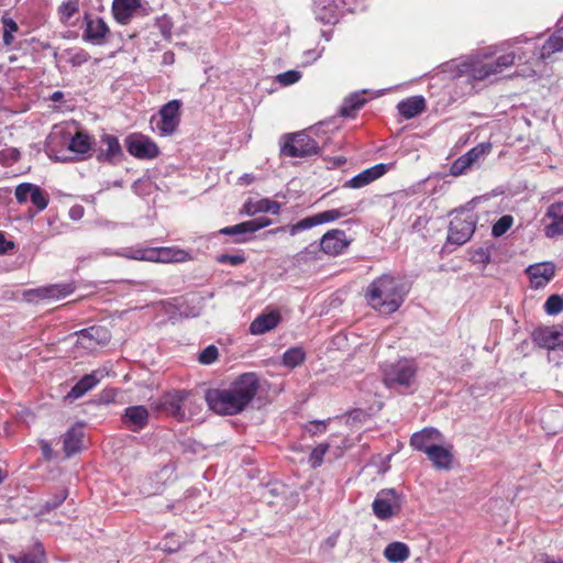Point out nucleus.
I'll return each mask as SVG.
<instances>
[{"instance_id":"nucleus-1","label":"nucleus","mask_w":563,"mask_h":563,"mask_svg":"<svg viewBox=\"0 0 563 563\" xmlns=\"http://www.w3.org/2000/svg\"><path fill=\"white\" fill-rule=\"evenodd\" d=\"M257 390V376L254 373H245L227 389H209L205 398L214 412L236 415L251 402Z\"/></svg>"},{"instance_id":"nucleus-2","label":"nucleus","mask_w":563,"mask_h":563,"mask_svg":"<svg viewBox=\"0 0 563 563\" xmlns=\"http://www.w3.org/2000/svg\"><path fill=\"white\" fill-rule=\"evenodd\" d=\"M365 297L374 310L383 314H390L402 305L406 290L397 278L385 274L368 285Z\"/></svg>"},{"instance_id":"nucleus-3","label":"nucleus","mask_w":563,"mask_h":563,"mask_svg":"<svg viewBox=\"0 0 563 563\" xmlns=\"http://www.w3.org/2000/svg\"><path fill=\"white\" fill-rule=\"evenodd\" d=\"M154 408L178 422L189 421L202 410L200 398L187 389H174L163 394Z\"/></svg>"},{"instance_id":"nucleus-4","label":"nucleus","mask_w":563,"mask_h":563,"mask_svg":"<svg viewBox=\"0 0 563 563\" xmlns=\"http://www.w3.org/2000/svg\"><path fill=\"white\" fill-rule=\"evenodd\" d=\"M476 225V217L468 210L455 211L448 232V241L452 244L462 245L473 235Z\"/></svg>"},{"instance_id":"nucleus-5","label":"nucleus","mask_w":563,"mask_h":563,"mask_svg":"<svg viewBox=\"0 0 563 563\" xmlns=\"http://www.w3.org/2000/svg\"><path fill=\"white\" fill-rule=\"evenodd\" d=\"M317 142L306 132L286 134L283 136L280 155L288 157H306L318 153Z\"/></svg>"},{"instance_id":"nucleus-6","label":"nucleus","mask_w":563,"mask_h":563,"mask_svg":"<svg viewBox=\"0 0 563 563\" xmlns=\"http://www.w3.org/2000/svg\"><path fill=\"white\" fill-rule=\"evenodd\" d=\"M417 365L412 360H399L384 369V384L387 387H409L416 378Z\"/></svg>"},{"instance_id":"nucleus-7","label":"nucleus","mask_w":563,"mask_h":563,"mask_svg":"<svg viewBox=\"0 0 563 563\" xmlns=\"http://www.w3.org/2000/svg\"><path fill=\"white\" fill-rule=\"evenodd\" d=\"M180 108L181 101L178 99L165 103L158 112V118L151 121L152 124L155 123L153 130L161 136L174 134L180 123Z\"/></svg>"},{"instance_id":"nucleus-8","label":"nucleus","mask_w":563,"mask_h":563,"mask_svg":"<svg viewBox=\"0 0 563 563\" xmlns=\"http://www.w3.org/2000/svg\"><path fill=\"white\" fill-rule=\"evenodd\" d=\"M515 59V53H508L499 56L495 62L492 63L474 60L467 66V73L475 80H485L492 76L500 74L505 68L514 65Z\"/></svg>"},{"instance_id":"nucleus-9","label":"nucleus","mask_w":563,"mask_h":563,"mask_svg":"<svg viewBox=\"0 0 563 563\" xmlns=\"http://www.w3.org/2000/svg\"><path fill=\"white\" fill-rule=\"evenodd\" d=\"M401 504V497L395 489H383L374 499L372 508L379 520H388L399 514Z\"/></svg>"},{"instance_id":"nucleus-10","label":"nucleus","mask_w":563,"mask_h":563,"mask_svg":"<svg viewBox=\"0 0 563 563\" xmlns=\"http://www.w3.org/2000/svg\"><path fill=\"white\" fill-rule=\"evenodd\" d=\"M490 151V143H481L474 146L467 153L460 156L452 163L450 167V174L452 176H460L465 174L468 169L476 166L481 159L488 155Z\"/></svg>"},{"instance_id":"nucleus-11","label":"nucleus","mask_w":563,"mask_h":563,"mask_svg":"<svg viewBox=\"0 0 563 563\" xmlns=\"http://www.w3.org/2000/svg\"><path fill=\"white\" fill-rule=\"evenodd\" d=\"M350 211L346 208L327 210L307 218L301 219L295 224L288 227L290 235H296L300 231L311 229L316 225L333 222L344 216H347Z\"/></svg>"},{"instance_id":"nucleus-12","label":"nucleus","mask_w":563,"mask_h":563,"mask_svg":"<svg viewBox=\"0 0 563 563\" xmlns=\"http://www.w3.org/2000/svg\"><path fill=\"white\" fill-rule=\"evenodd\" d=\"M532 340L540 347L563 351V325L538 328L532 333Z\"/></svg>"},{"instance_id":"nucleus-13","label":"nucleus","mask_w":563,"mask_h":563,"mask_svg":"<svg viewBox=\"0 0 563 563\" xmlns=\"http://www.w3.org/2000/svg\"><path fill=\"white\" fill-rule=\"evenodd\" d=\"M126 150L132 156L141 159L155 158L159 153L156 143L142 134L129 136L126 140Z\"/></svg>"},{"instance_id":"nucleus-14","label":"nucleus","mask_w":563,"mask_h":563,"mask_svg":"<svg viewBox=\"0 0 563 563\" xmlns=\"http://www.w3.org/2000/svg\"><path fill=\"white\" fill-rule=\"evenodd\" d=\"M77 334L76 344L87 351H92L99 345H104L110 341V333L104 327L95 325L82 329Z\"/></svg>"},{"instance_id":"nucleus-15","label":"nucleus","mask_w":563,"mask_h":563,"mask_svg":"<svg viewBox=\"0 0 563 563\" xmlns=\"http://www.w3.org/2000/svg\"><path fill=\"white\" fill-rule=\"evenodd\" d=\"M349 244L345 232L338 229L328 231L320 240L321 251L330 256L341 254Z\"/></svg>"},{"instance_id":"nucleus-16","label":"nucleus","mask_w":563,"mask_h":563,"mask_svg":"<svg viewBox=\"0 0 563 563\" xmlns=\"http://www.w3.org/2000/svg\"><path fill=\"white\" fill-rule=\"evenodd\" d=\"M548 221L544 225L547 238L554 239L563 235V202L551 203L544 214Z\"/></svg>"},{"instance_id":"nucleus-17","label":"nucleus","mask_w":563,"mask_h":563,"mask_svg":"<svg viewBox=\"0 0 563 563\" xmlns=\"http://www.w3.org/2000/svg\"><path fill=\"white\" fill-rule=\"evenodd\" d=\"M526 273L529 275L531 286L536 289L544 287L555 274V266L551 262L530 265Z\"/></svg>"},{"instance_id":"nucleus-18","label":"nucleus","mask_w":563,"mask_h":563,"mask_svg":"<svg viewBox=\"0 0 563 563\" xmlns=\"http://www.w3.org/2000/svg\"><path fill=\"white\" fill-rule=\"evenodd\" d=\"M107 375L108 372L106 368H98L92 371L90 374L82 376L81 379L67 394V398L78 399L82 397L86 393L97 386Z\"/></svg>"},{"instance_id":"nucleus-19","label":"nucleus","mask_w":563,"mask_h":563,"mask_svg":"<svg viewBox=\"0 0 563 563\" xmlns=\"http://www.w3.org/2000/svg\"><path fill=\"white\" fill-rule=\"evenodd\" d=\"M388 169H389L388 165L377 164L375 166H372V167L361 172L360 174H357L356 176H354L353 178L347 180L343 185V187L344 188H354V189L365 187V186L369 185L371 183H373L374 180L382 177L383 175H385Z\"/></svg>"},{"instance_id":"nucleus-20","label":"nucleus","mask_w":563,"mask_h":563,"mask_svg":"<svg viewBox=\"0 0 563 563\" xmlns=\"http://www.w3.org/2000/svg\"><path fill=\"white\" fill-rule=\"evenodd\" d=\"M442 440L441 432L435 428H424L411 435L410 445L418 451L427 454L429 448H433L435 442Z\"/></svg>"},{"instance_id":"nucleus-21","label":"nucleus","mask_w":563,"mask_h":563,"mask_svg":"<svg viewBox=\"0 0 563 563\" xmlns=\"http://www.w3.org/2000/svg\"><path fill=\"white\" fill-rule=\"evenodd\" d=\"M148 417L150 413L146 407L131 406L125 409L122 421L131 431L136 432L147 424Z\"/></svg>"},{"instance_id":"nucleus-22","label":"nucleus","mask_w":563,"mask_h":563,"mask_svg":"<svg viewBox=\"0 0 563 563\" xmlns=\"http://www.w3.org/2000/svg\"><path fill=\"white\" fill-rule=\"evenodd\" d=\"M141 8V0H113L112 13L120 24H128Z\"/></svg>"},{"instance_id":"nucleus-23","label":"nucleus","mask_w":563,"mask_h":563,"mask_svg":"<svg viewBox=\"0 0 563 563\" xmlns=\"http://www.w3.org/2000/svg\"><path fill=\"white\" fill-rule=\"evenodd\" d=\"M108 33L109 27L103 19H86V29L84 32V37L87 41L93 44H101L103 43Z\"/></svg>"},{"instance_id":"nucleus-24","label":"nucleus","mask_w":563,"mask_h":563,"mask_svg":"<svg viewBox=\"0 0 563 563\" xmlns=\"http://www.w3.org/2000/svg\"><path fill=\"white\" fill-rule=\"evenodd\" d=\"M451 449V446L445 448L435 444L433 448H429V450H427V456L435 468L449 471L452 467L453 461Z\"/></svg>"},{"instance_id":"nucleus-25","label":"nucleus","mask_w":563,"mask_h":563,"mask_svg":"<svg viewBox=\"0 0 563 563\" xmlns=\"http://www.w3.org/2000/svg\"><path fill=\"white\" fill-rule=\"evenodd\" d=\"M272 224V220L268 218H257L249 221H244L242 223L227 227L222 229L220 232L225 235H235V234H246L256 232L263 228H266Z\"/></svg>"},{"instance_id":"nucleus-26","label":"nucleus","mask_w":563,"mask_h":563,"mask_svg":"<svg viewBox=\"0 0 563 563\" xmlns=\"http://www.w3.org/2000/svg\"><path fill=\"white\" fill-rule=\"evenodd\" d=\"M280 322V313L278 311H271L262 313L254 319L250 325V332L258 335L275 329Z\"/></svg>"},{"instance_id":"nucleus-27","label":"nucleus","mask_w":563,"mask_h":563,"mask_svg":"<svg viewBox=\"0 0 563 563\" xmlns=\"http://www.w3.org/2000/svg\"><path fill=\"white\" fill-rule=\"evenodd\" d=\"M74 289L73 284H54L37 288L32 294L42 299L59 300L73 294Z\"/></svg>"},{"instance_id":"nucleus-28","label":"nucleus","mask_w":563,"mask_h":563,"mask_svg":"<svg viewBox=\"0 0 563 563\" xmlns=\"http://www.w3.org/2000/svg\"><path fill=\"white\" fill-rule=\"evenodd\" d=\"M397 108L405 119H412L424 111L426 101L423 97L416 96L400 101Z\"/></svg>"},{"instance_id":"nucleus-29","label":"nucleus","mask_w":563,"mask_h":563,"mask_svg":"<svg viewBox=\"0 0 563 563\" xmlns=\"http://www.w3.org/2000/svg\"><path fill=\"white\" fill-rule=\"evenodd\" d=\"M82 438L84 432L80 427H73L63 435V449L66 456L69 457L80 451Z\"/></svg>"},{"instance_id":"nucleus-30","label":"nucleus","mask_w":563,"mask_h":563,"mask_svg":"<svg viewBox=\"0 0 563 563\" xmlns=\"http://www.w3.org/2000/svg\"><path fill=\"white\" fill-rule=\"evenodd\" d=\"M410 551L404 542H391L384 550V556L390 563H402L409 558Z\"/></svg>"},{"instance_id":"nucleus-31","label":"nucleus","mask_w":563,"mask_h":563,"mask_svg":"<svg viewBox=\"0 0 563 563\" xmlns=\"http://www.w3.org/2000/svg\"><path fill=\"white\" fill-rule=\"evenodd\" d=\"M246 213L253 216L260 212H269L272 214H278L280 205L277 201L264 198L256 202H247L245 205Z\"/></svg>"},{"instance_id":"nucleus-32","label":"nucleus","mask_w":563,"mask_h":563,"mask_svg":"<svg viewBox=\"0 0 563 563\" xmlns=\"http://www.w3.org/2000/svg\"><path fill=\"white\" fill-rule=\"evenodd\" d=\"M159 263H184L190 261L191 255L179 247H159Z\"/></svg>"},{"instance_id":"nucleus-33","label":"nucleus","mask_w":563,"mask_h":563,"mask_svg":"<svg viewBox=\"0 0 563 563\" xmlns=\"http://www.w3.org/2000/svg\"><path fill=\"white\" fill-rule=\"evenodd\" d=\"M563 49V27L554 32L543 44L540 57L545 59L552 54Z\"/></svg>"},{"instance_id":"nucleus-34","label":"nucleus","mask_w":563,"mask_h":563,"mask_svg":"<svg viewBox=\"0 0 563 563\" xmlns=\"http://www.w3.org/2000/svg\"><path fill=\"white\" fill-rule=\"evenodd\" d=\"M306 352L300 346L290 347L284 352L282 364L288 368H295L303 363Z\"/></svg>"},{"instance_id":"nucleus-35","label":"nucleus","mask_w":563,"mask_h":563,"mask_svg":"<svg viewBox=\"0 0 563 563\" xmlns=\"http://www.w3.org/2000/svg\"><path fill=\"white\" fill-rule=\"evenodd\" d=\"M69 151L76 154H86L91 148V141L89 135L82 132H77L68 144Z\"/></svg>"},{"instance_id":"nucleus-36","label":"nucleus","mask_w":563,"mask_h":563,"mask_svg":"<svg viewBox=\"0 0 563 563\" xmlns=\"http://www.w3.org/2000/svg\"><path fill=\"white\" fill-rule=\"evenodd\" d=\"M9 559L13 563H44V550L40 544H36L31 552L21 555H10Z\"/></svg>"},{"instance_id":"nucleus-37","label":"nucleus","mask_w":563,"mask_h":563,"mask_svg":"<svg viewBox=\"0 0 563 563\" xmlns=\"http://www.w3.org/2000/svg\"><path fill=\"white\" fill-rule=\"evenodd\" d=\"M365 98H363L361 95H352L345 100L341 109V114L343 117H352L355 111H357L365 104Z\"/></svg>"},{"instance_id":"nucleus-38","label":"nucleus","mask_w":563,"mask_h":563,"mask_svg":"<svg viewBox=\"0 0 563 563\" xmlns=\"http://www.w3.org/2000/svg\"><path fill=\"white\" fill-rule=\"evenodd\" d=\"M102 141L107 146L102 155H104L108 161H111L114 156L121 154V146L115 136L104 135Z\"/></svg>"},{"instance_id":"nucleus-39","label":"nucleus","mask_w":563,"mask_h":563,"mask_svg":"<svg viewBox=\"0 0 563 563\" xmlns=\"http://www.w3.org/2000/svg\"><path fill=\"white\" fill-rule=\"evenodd\" d=\"M544 310L550 316H555L563 311V298L560 295H551L545 303Z\"/></svg>"},{"instance_id":"nucleus-40","label":"nucleus","mask_w":563,"mask_h":563,"mask_svg":"<svg viewBox=\"0 0 563 563\" xmlns=\"http://www.w3.org/2000/svg\"><path fill=\"white\" fill-rule=\"evenodd\" d=\"M79 10L77 0H67L59 5V14L63 21H68Z\"/></svg>"},{"instance_id":"nucleus-41","label":"nucleus","mask_w":563,"mask_h":563,"mask_svg":"<svg viewBox=\"0 0 563 563\" xmlns=\"http://www.w3.org/2000/svg\"><path fill=\"white\" fill-rule=\"evenodd\" d=\"M30 200L38 211L44 210L48 205V196L36 185L31 194Z\"/></svg>"},{"instance_id":"nucleus-42","label":"nucleus","mask_w":563,"mask_h":563,"mask_svg":"<svg viewBox=\"0 0 563 563\" xmlns=\"http://www.w3.org/2000/svg\"><path fill=\"white\" fill-rule=\"evenodd\" d=\"M329 450V444L322 443L316 446L309 456V463L312 468L319 467L323 462V456Z\"/></svg>"},{"instance_id":"nucleus-43","label":"nucleus","mask_w":563,"mask_h":563,"mask_svg":"<svg viewBox=\"0 0 563 563\" xmlns=\"http://www.w3.org/2000/svg\"><path fill=\"white\" fill-rule=\"evenodd\" d=\"M512 225V218L510 216H503L492 229V234L495 238H499L505 234Z\"/></svg>"},{"instance_id":"nucleus-44","label":"nucleus","mask_w":563,"mask_h":563,"mask_svg":"<svg viewBox=\"0 0 563 563\" xmlns=\"http://www.w3.org/2000/svg\"><path fill=\"white\" fill-rule=\"evenodd\" d=\"M3 23V43L11 45L13 42V33L18 31V24L10 18L2 19Z\"/></svg>"},{"instance_id":"nucleus-45","label":"nucleus","mask_w":563,"mask_h":563,"mask_svg":"<svg viewBox=\"0 0 563 563\" xmlns=\"http://www.w3.org/2000/svg\"><path fill=\"white\" fill-rule=\"evenodd\" d=\"M35 185L30 183H23L16 186L14 195L20 203H24L31 197V194L34 189Z\"/></svg>"},{"instance_id":"nucleus-46","label":"nucleus","mask_w":563,"mask_h":563,"mask_svg":"<svg viewBox=\"0 0 563 563\" xmlns=\"http://www.w3.org/2000/svg\"><path fill=\"white\" fill-rule=\"evenodd\" d=\"M301 78V74L298 70H287L277 76V81L283 86H289L296 84Z\"/></svg>"},{"instance_id":"nucleus-47","label":"nucleus","mask_w":563,"mask_h":563,"mask_svg":"<svg viewBox=\"0 0 563 563\" xmlns=\"http://www.w3.org/2000/svg\"><path fill=\"white\" fill-rule=\"evenodd\" d=\"M218 349L214 345L207 346L199 355V362L202 364H211L218 358Z\"/></svg>"},{"instance_id":"nucleus-48","label":"nucleus","mask_w":563,"mask_h":563,"mask_svg":"<svg viewBox=\"0 0 563 563\" xmlns=\"http://www.w3.org/2000/svg\"><path fill=\"white\" fill-rule=\"evenodd\" d=\"M120 256L135 261H145L146 247L130 249L118 253Z\"/></svg>"},{"instance_id":"nucleus-49","label":"nucleus","mask_w":563,"mask_h":563,"mask_svg":"<svg viewBox=\"0 0 563 563\" xmlns=\"http://www.w3.org/2000/svg\"><path fill=\"white\" fill-rule=\"evenodd\" d=\"M67 498V492L65 489L59 490L52 499L47 500L44 508L46 511H51L57 508Z\"/></svg>"},{"instance_id":"nucleus-50","label":"nucleus","mask_w":563,"mask_h":563,"mask_svg":"<svg viewBox=\"0 0 563 563\" xmlns=\"http://www.w3.org/2000/svg\"><path fill=\"white\" fill-rule=\"evenodd\" d=\"M217 261L219 263H223V264L228 263L232 266H238L245 262V257L240 254H233V255L222 254V255L218 256Z\"/></svg>"},{"instance_id":"nucleus-51","label":"nucleus","mask_w":563,"mask_h":563,"mask_svg":"<svg viewBox=\"0 0 563 563\" xmlns=\"http://www.w3.org/2000/svg\"><path fill=\"white\" fill-rule=\"evenodd\" d=\"M159 247H146V258L145 262H155L159 263Z\"/></svg>"},{"instance_id":"nucleus-52","label":"nucleus","mask_w":563,"mask_h":563,"mask_svg":"<svg viewBox=\"0 0 563 563\" xmlns=\"http://www.w3.org/2000/svg\"><path fill=\"white\" fill-rule=\"evenodd\" d=\"M14 247V243L7 241L2 232H0V254H4Z\"/></svg>"},{"instance_id":"nucleus-53","label":"nucleus","mask_w":563,"mask_h":563,"mask_svg":"<svg viewBox=\"0 0 563 563\" xmlns=\"http://www.w3.org/2000/svg\"><path fill=\"white\" fill-rule=\"evenodd\" d=\"M84 217V208L81 206H74L69 209V218L78 221Z\"/></svg>"},{"instance_id":"nucleus-54","label":"nucleus","mask_w":563,"mask_h":563,"mask_svg":"<svg viewBox=\"0 0 563 563\" xmlns=\"http://www.w3.org/2000/svg\"><path fill=\"white\" fill-rule=\"evenodd\" d=\"M311 424L314 428L313 430H310L313 434L323 432L325 430V424L323 421H314L311 422Z\"/></svg>"},{"instance_id":"nucleus-55","label":"nucleus","mask_w":563,"mask_h":563,"mask_svg":"<svg viewBox=\"0 0 563 563\" xmlns=\"http://www.w3.org/2000/svg\"><path fill=\"white\" fill-rule=\"evenodd\" d=\"M98 224L100 227H104V228H108V229H115L118 227L117 222H112V221H108V220L98 221Z\"/></svg>"},{"instance_id":"nucleus-56","label":"nucleus","mask_w":563,"mask_h":563,"mask_svg":"<svg viewBox=\"0 0 563 563\" xmlns=\"http://www.w3.org/2000/svg\"><path fill=\"white\" fill-rule=\"evenodd\" d=\"M320 19L327 23H330L332 22L333 19H335V15L334 14H330V15H320Z\"/></svg>"},{"instance_id":"nucleus-57","label":"nucleus","mask_w":563,"mask_h":563,"mask_svg":"<svg viewBox=\"0 0 563 563\" xmlns=\"http://www.w3.org/2000/svg\"><path fill=\"white\" fill-rule=\"evenodd\" d=\"M285 229H286L285 227H279V228H276V229L269 230V231L267 232V234H277V233H279V232L285 231Z\"/></svg>"},{"instance_id":"nucleus-58","label":"nucleus","mask_w":563,"mask_h":563,"mask_svg":"<svg viewBox=\"0 0 563 563\" xmlns=\"http://www.w3.org/2000/svg\"><path fill=\"white\" fill-rule=\"evenodd\" d=\"M3 479H4L3 471L0 468V484L3 482Z\"/></svg>"},{"instance_id":"nucleus-59","label":"nucleus","mask_w":563,"mask_h":563,"mask_svg":"<svg viewBox=\"0 0 563 563\" xmlns=\"http://www.w3.org/2000/svg\"><path fill=\"white\" fill-rule=\"evenodd\" d=\"M60 95H62L60 92H55L53 96L54 100H57L60 97Z\"/></svg>"},{"instance_id":"nucleus-60","label":"nucleus","mask_w":563,"mask_h":563,"mask_svg":"<svg viewBox=\"0 0 563 563\" xmlns=\"http://www.w3.org/2000/svg\"><path fill=\"white\" fill-rule=\"evenodd\" d=\"M244 178H245V180H247V181H251V180H252V177H250V175H245V176H244Z\"/></svg>"},{"instance_id":"nucleus-61","label":"nucleus","mask_w":563,"mask_h":563,"mask_svg":"<svg viewBox=\"0 0 563 563\" xmlns=\"http://www.w3.org/2000/svg\"><path fill=\"white\" fill-rule=\"evenodd\" d=\"M544 563H563V562H555V561L547 560Z\"/></svg>"},{"instance_id":"nucleus-62","label":"nucleus","mask_w":563,"mask_h":563,"mask_svg":"<svg viewBox=\"0 0 563 563\" xmlns=\"http://www.w3.org/2000/svg\"><path fill=\"white\" fill-rule=\"evenodd\" d=\"M57 161H66V157H56Z\"/></svg>"}]
</instances>
